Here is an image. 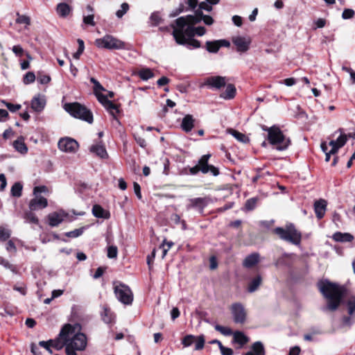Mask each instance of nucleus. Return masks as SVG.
I'll return each mask as SVG.
<instances>
[{
	"label": "nucleus",
	"mask_w": 355,
	"mask_h": 355,
	"mask_svg": "<svg viewBox=\"0 0 355 355\" xmlns=\"http://www.w3.org/2000/svg\"><path fill=\"white\" fill-rule=\"evenodd\" d=\"M102 318H103V321L105 323H110L114 320V315L112 313L110 309H109L107 308H104V311H103V313L102 314Z\"/></svg>",
	"instance_id": "obj_38"
},
{
	"label": "nucleus",
	"mask_w": 355,
	"mask_h": 355,
	"mask_svg": "<svg viewBox=\"0 0 355 355\" xmlns=\"http://www.w3.org/2000/svg\"><path fill=\"white\" fill-rule=\"evenodd\" d=\"M257 201V200L255 198L248 199L245 202V208L248 210H252L256 206Z\"/></svg>",
	"instance_id": "obj_52"
},
{
	"label": "nucleus",
	"mask_w": 355,
	"mask_h": 355,
	"mask_svg": "<svg viewBox=\"0 0 355 355\" xmlns=\"http://www.w3.org/2000/svg\"><path fill=\"white\" fill-rule=\"evenodd\" d=\"M262 130L267 132V139L277 150L283 151L286 150L291 144V139L284 135L280 128L277 125L270 128L262 126Z\"/></svg>",
	"instance_id": "obj_4"
},
{
	"label": "nucleus",
	"mask_w": 355,
	"mask_h": 355,
	"mask_svg": "<svg viewBox=\"0 0 355 355\" xmlns=\"http://www.w3.org/2000/svg\"><path fill=\"white\" fill-rule=\"evenodd\" d=\"M67 216L63 211L53 212L48 215L49 224L51 227H56L60 224Z\"/></svg>",
	"instance_id": "obj_19"
},
{
	"label": "nucleus",
	"mask_w": 355,
	"mask_h": 355,
	"mask_svg": "<svg viewBox=\"0 0 355 355\" xmlns=\"http://www.w3.org/2000/svg\"><path fill=\"white\" fill-rule=\"evenodd\" d=\"M94 43L98 48L109 50H120L126 48L124 42L111 35H105L101 38H98Z\"/></svg>",
	"instance_id": "obj_7"
},
{
	"label": "nucleus",
	"mask_w": 355,
	"mask_h": 355,
	"mask_svg": "<svg viewBox=\"0 0 355 355\" xmlns=\"http://www.w3.org/2000/svg\"><path fill=\"white\" fill-rule=\"evenodd\" d=\"M81 326L76 323L74 324H67L61 329L59 337L64 341L65 352L83 351L87 343L86 336L80 332Z\"/></svg>",
	"instance_id": "obj_1"
},
{
	"label": "nucleus",
	"mask_w": 355,
	"mask_h": 355,
	"mask_svg": "<svg viewBox=\"0 0 355 355\" xmlns=\"http://www.w3.org/2000/svg\"><path fill=\"white\" fill-rule=\"evenodd\" d=\"M92 214L96 218L107 219L110 217V214L108 211L104 209L99 205H94L92 207Z\"/></svg>",
	"instance_id": "obj_24"
},
{
	"label": "nucleus",
	"mask_w": 355,
	"mask_h": 355,
	"mask_svg": "<svg viewBox=\"0 0 355 355\" xmlns=\"http://www.w3.org/2000/svg\"><path fill=\"white\" fill-rule=\"evenodd\" d=\"M189 204L187 205V209L192 207H196L202 209L206 205V200L203 198H196L189 200Z\"/></svg>",
	"instance_id": "obj_26"
},
{
	"label": "nucleus",
	"mask_w": 355,
	"mask_h": 355,
	"mask_svg": "<svg viewBox=\"0 0 355 355\" xmlns=\"http://www.w3.org/2000/svg\"><path fill=\"white\" fill-rule=\"evenodd\" d=\"M150 21L152 22V24L153 26L158 25L161 22V21H162V18H161V17L159 16V15L157 12H153L150 15Z\"/></svg>",
	"instance_id": "obj_49"
},
{
	"label": "nucleus",
	"mask_w": 355,
	"mask_h": 355,
	"mask_svg": "<svg viewBox=\"0 0 355 355\" xmlns=\"http://www.w3.org/2000/svg\"><path fill=\"white\" fill-rule=\"evenodd\" d=\"M199 9L200 10L198 11H202V10H205L209 12L211 10L212 7H211V4H209L207 1L201 2L199 5Z\"/></svg>",
	"instance_id": "obj_60"
},
{
	"label": "nucleus",
	"mask_w": 355,
	"mask_h": 355,
	"mask_svg": "<svg viewBox=\"0 0 355 355\" xmlns=\"http://www.w3.org/2000/svg\"><path fill=\"white\" fill-rule=\"evenodd\" d=\"M22 184L19 182H15L11 188V194L14 197L19 198L21 196Z\"/></svg>",
	"instance_id": "obj_37"
},
{
	"label": "nucleus",
	"mask_w": 355,
	"mask_h": 355,
	"mask_svg": "<svg viewBox=\"0 0 355 355\" xmlns=\"http://www.w3.org/2000/svg\"><path fill=\"white\" fill-rule=\"evenodd\" d=\"M134 137H135V139L136 140L137 143L142 148H144L146 145V140L139 137V136H137L135 134L134 135Z\"/></svg>",
	"instance_id": "obj_64"
},
{
	"label": "nucleus",
	"mask_w": 355,
	"mask_h": 355,
	"mask_svg": "<svg viewBox=\"0 0 355 355\" xmlns=\"http://www.w3.org/2000/svg\"><path fill=\"white\" fill-rule=\"evenodd\" d=\"M218 346L222 355H232L233 350L231 348L224 347L220 342H218Z\"/></svg>",
	"instance_id": "obj_53"
},
{
	"label": "nucleus",
	"mask_w": 355,
	"mask_h": 355,
	"mask_svg": "<svg viewBox=\"0 0 355 355\" xmlns=\"http://www.w3.org/2000/svg\"><path fill=\"white\" fill-rule=\"evenodd\" d=\"M327 202L324 199H320L314 202V211L318 219L324 217L327 210Z\"/></svg>",
	"instance_id": "obj_20"
},
{
	"label": "nucleus",
	"mask_w": 355,
	"mask_h": 355,
	"mask_svg": "<svg viewBox=\"0 0 355 355\" xmlns=\"http://www.w3.org/2000/svg\"><path fill=\"white\" fill-rule=\"evenodd\" d=\"M45 105V96L41 94L35 96L31 103L32 110L36 112H41L44 109Z\"/></svg>",
	"instance_id": "obj_18"
},
{
	"label": "nucleus",
	"mask_w": 355,
	"mask_h": 355,
	"mask_svg": "<svg viewBox=\"0 0 355 355\" xmlns=\"http://www.w3.org/2000/svg\"><path fill=\"white\" fill-rule=\"evenodd\" d=\"M46 192H48V188L46 186H37L33 189V195L40 196V193Z\"/></svg>",
	"instance_id": "obj_57"
},
{
	"label": "nucleus",
	"mask_w": 355,
	"mask_h": 355,
	"mask_svg": "<svg viewBox=\"0 0 355 355\" xmlns=\"http://www.w3.org/2000/svg\"><path fill=\"white\" fill-rule=\"evenodd\" d=\"M354 15V12L352 9H345L343 12L342 17L345 19H350L352 18Z\"/></svg>",
	"instance_id": "obj_58"
},
{
	"label": "nucleus",
	"mask_w": 355,
	"mask_h": 355,
	"mask_svg": "<svg viewBox=\"0 0 355 355\" xmlns=\"http://www.w3.org/2000/svg\"><path fill=\"white\" fill-rule=\"evenodd\" d=\"M320 333L319 329L313 330L311 333L305 334L304 339L306 341H313L314 340V336L320 334Z\"/></svg>",
	"instance_id": "obj_55"
},
{
	"label": "nucleus",
	"mask_w": 355,
	"mask_h": 355,
	"mask_svg": "<svg viewBox=\"0 0 355 355\" xmlns=\"http://www.w3.org/2000/svg\"><path fill=\"white\" fill-rule=\"evenodd\" d=\"M226 82V77L220 76H210L206 78L205 85L211 88L219 89L225 86Z\"/></svg>",
	"instance_id": "obj_14"
},
{
	"label": "nucleus",
	"mask_w": 355,
	"mask_h": 355,
	"mask_svg": "<svg viewBox=\"0 0 355 355\" xmlns=\"http://www.w3.org/2000/svg\"><path fill=\"white\" fill-rule=\"evenodd\" d=\"M333 239L337 242H350L354 236L349 233H342L337 232L333 234Z\"/></svg>",
	"instance_id": "obj_28"
},
{
	"label": "nucleus",
	"mask_w": 355,
	"mask_h": 355,
	"mask_svg": "<svg viewBox=\"0 0 355 355\" xmlns=\"http://www.w3.org/2000/svg\"><path fill=\"white\" fill-rule=\"evenodd\" d=\"M318 286L320 292L328 300L326 309L330 311L337 309L343 297V288L328 281L320 282Z\"/></svg>",
	"instance_id": "obj_3"
},
{
	"label": "nucleus",
	"mask_w": 355,
	"mask_h": 355,
	"mask_svg": "<svg viewBox=\"0 0 355 355\" xmlns=\"http://www.w3.org/2000/svg\"><path fill=\"white\" fill-rule=\"evenodd\" d=\"M198 13H199V16L202 17V20H203L205 24L211 25L213 24L214 20L209 15H203L202 11H196L195 15Z\"/></svg>",
	"instance_id": "obj_47"
},
{
	"label": "nucleus",
	"mask_w": 355,
	"mask_h": 355,
	"mask_svg": "<svg viewBox=\"0 0 355 355\" xmlns=\"http://www.w3.org/2000/svg\"><path fill=\"white\" fill-rule=\"evenodd\" d=\"M64 109L75 118L85 121L89 123L93 122L92 113L85 106L79 103H65Z\"/></svg>",
	"instance_id": "obj_6"
},
{
	"label": "nucleus",
	"mask_w": 355,
	"mask_h": 355,
	"mask_svg": "<svg viewBox=\"0 0 355 355\" xmlns=\"http://www.w3.org/2000/svg\"><path fill=\"white\" fill-rule=\"evenodd\" d=\"M260 255L259 253L254 252L248 255L243 261V266L250 268L259 262Z\"/></svg>",
	"instance_id": "obj_23"
},
{
	"label": "nucleus",
	"mask_w": 355,
	"mask_h": 355,
	"mask_svg": "<svg viewBox=\"0 0 355 355\" xmlns=\"http://www.w3.org/2000/svg\"><path fill=\"white\" fill-rule=\"evenodd\" d=\"M210 157V155H203L198 162V167H200V171L203 173H207L208 172L211 173L214 175L216 176L219 172L217 168L212 165L208 164V160Z\"/></svg>",
	"instance_id": "obj_12"
},
{
	"label": "nucleus",
	"mask_w": 355,
	"mask_h": 355,
	"mask_svg": "<svg viewBox=\"0 0 355 355\" xmlns=\"http://www.w3.org/2000/svg\"><path fill=\"white\" fill-rule=\"evenodd\" d=\"M233 337L234 341L240 344L241 345H245L248 340V338L244 335V334L241 331L234 332L233 334Z\"/></svg>",
	"instance_id": "obj_33"
},
{
	"label": "nucleus",
	"mask_w": 355,
	"mask_h": 355,
	"mask_svg": "<svg viewBox=\"0 0 355 355\" xmlns=\"http://www.w3.org/2000/svg\"><path fill=\"white\" fill-rule=\"evenodd\" d=\"M138 75L143 80H148L154 76L153 72L148 68L141 69L139 71Z\"/></svg>",
	"instance_id": "obj_34"
},
{
	"label": "nucleus",
	"mask_w": 355,
	"mask_h": 355,
	"mask_svg": "<svg viewBox=\"0 0 355 355\" xmlns=\"http://www.w3.org/2000/svg\"><path fill=\"white\" fill-rule=\"evenodd\" d=\"M89 151L96 156L105 159L108 157V154L105 146L101 144H93L89 147Z\"/></svg>",
	"instance_id": "obj_21"
},
{
	"label": "nucleus",
	"mask_w": 355,
	"mask_h": 355,
	"mask_svg": "<svg viewBox=\"0 0 355 355\" xmlns=\"http://www.w3.org/2000/svg\"><path fill=\"white\" fill-rule=\"evenodd\" d=\"M214 328L216 331H219L224 336H227L232 334V331L229 327H223L219 324H216Z\"/></svg>",
	"instance_id": "obj_43"
},
{
	"label": "nucleus",
	"mask_w": 355,
	"mask_h": 355,
	"mask_svg": "<svg viewBox=\"0 0 355 355\" xmlns=\"http://www.w3.org/2000/svg\"><path fill=\"white\" fill-rule=\"evenodd\" d=\"M207 50L210 53H217L220 49V44H218L217 40L207 41L206 42Z\"/></svg>",
	"instance_id": "obj_36"
},
{
	"label": "nucleus",
	"mask_w": 355,
	"mask_h": 355,
	"mask_svg": "<svg viewBox=\"0 0 355 355\" xmlns=\"http://www.w3.org/2000/svg\"><path fill=\"white\" fill-rule=\"evenodd\" d=\"M34 198L31 200L29 202V208L31 210L35 211L47 207L48 202L46 198L38 195H34Z\"/></svg>",
	"instance_id": "obj_17"
},
{
	"label": "nucleus",
	"mask_w": 355,
	"mask_h": 355,
	"mask_svg": "<svg viewBox=\"0 0 355 355\" xmlns=\"http://www.w3.org/2000/svg\"><path fill=\"white\" fill-rule=\"evenodd\" d=\"M58 148L67 153H75L79 148L78 143L69 137L62 138L58 141Z\"/></svg>",
	"instance_id": "obj_9"
},
{
	"label": "nucleus",
	"mask_w": 355,
	"mask_h": 355,
	"mask_svg": "<svg viewBox=\"0 0 355 355\" xmlns=\"http://www.w3.org/2000/svg\"><path fill=\"white\" fill-rule=\"evenodd\" d=\"M338 131L340 132V135L336 140H331L329 144L331 146V153H336L339 148L343 147L347 141V136L343 133L342 129H339Z\"/></svg>",
	"instance_id": "obj_16"
},
{
	"label": "nucleus",
	"mask_w": 355,
	"mask_h": 355,
	"mask_svg": "<svg viewBox=\"0 0 355 355\" xmlns=\"http://www.w3.org/2000/svg\"><path fill=\"white\" fill-rule=\"evenodd\" d=\"M192 29H193V37L195 35H197L198 36H202L206 33V30L203 26H198L197 28H194L193 26H192Z\"/></svg>",
	"instance_id": "obj_54"
},
{
	"label": "nucleus",
	"mask_w": 355,
	"mask_h": 355,
	"mask_svg": "<svg viewBox=\"0 0 355 355\" xmlns=\"http://www.w3.org/2000/svg\"><path fill=\"white\" fill-rule=\"evenodd\" d=\"M229 132H230V134H231V135H232V136H233V137H234L236 140H238V141H240V142H242V143H243V144H246V143H248V142L249 141V139H248V137L245 135H244V134H243V133H241V132H238V131H236V130H235L230 129V130H229Z\"/></svg>",
	"instance_id": "obj_32"
},
{
	"label": "nucleus",
	"mask_w": 355,
	"mask_h": 355,
	"mask_svg": "<svg viewBox=\"0 0 355 355\" xmlns=\"http://www.w3.org/2000/svg\"><path fill=\"white\" fill-rule=\"evenodd\" d=\"M346 306L347 313L350 316H352L355 312V297H350L346 302Z\"/></svg>",
	"instance_id": "obj_35"
},
{
	"label": "nucleus",
	"mask_w": 355,
	"mask_h": 355,
	"mask_svg": "<svg viewBox=\"0 0 355 355\" xmlns=\"http://www.w3.org/2000/svg\"><path fill=\"white\" fill-rule=\"evenodd\" d=\"M98 101L102 103L105 108L110 112L114 119H116V114L119 112L118 107L112 101L107 99L106 96L97 94Z\"/></svg>",
	"instance_id": "obj_13"
},
{
	"label": "nucleus",
	"mask_w": 355,
	"mask_h": 355,
	"mask_svg": "<svg viewBox=\"0 0 355 355\" xmlns=\"http://www.w3.org/2000/svg\"><path fill=\"white\" fill-rule=\"evenodd\" d=\"M6 250L8 251V252H16L17 251V248H16V246L15 245V243H13L12 241L10 240L8 243H7V245H6Z\"/></svg>",
	"instance_id": "obj_63"
},
{
	"label": "nucleus",
	"mask_w": 355,
	"mask_h": 355,
	"mask_svg": "<svg viewBox=\"0 0 355 355\" xmlns=\"http://www.w3.org/2000/svg\"><path fill=\"white\" fill-rule=\"evenodd\" d=\"M114 293L116 298L124 304H130L133 300V295L130 288L124 284L114 286Z\"/></svg>",
	"instance_id": "obj_8"
},
{
	"label": "nucleus",
	"mask_w": 355,
	"mask_h": 355,
	"mask_svg": "<svg viewBox=\"0 0 355 355\" xmlns=\"http://www.w3.org/2000/svg\"><path fill=\"white\" fill-rule=\"evenodd\" d=\"M205 337L203 335L195 336L193 335H187L182 340V344L184 347H188L195 343V349L200 350L205 345Z\"/></svg>",
	"instance_id": "obj_10"
},
{
	"label": "nucleus",
	"mask_w": 355,
	"mask_h": 355,
	"mask_svg": "<svg viewBox=\"0 0 355 355\" xmlns=\"http://www.w3.org/2000/svg\"><path fill=\"white\" fill-rule=\"evenodd\" d=\"M72 12L71 7L67 3H60L57 5L56 12L61 18L68 17Z\"/></svg>",
	"instance_id": "obj_22"
},
{
	"label": "nucleus",
	"mask_w": 355,
	"mask_h": 355,
	"mask_svg": "<svg viewBox=\"0 0 355 355\" xmlns=\"http://www.w3.org/2000/svg\"><path fill=\"white\" fill-rule=\"evenodd\" d=\"M234 321L236 323H243L246 318V312L241 303H234L231 306Z\"/></svg>",
	"instance_id": "obj_11"
},
{
	"label": "nucleus",
	"mask_w": 355,
	"mask_h": 355,
	"mask_svg": "<svg viewBox=\"0 0 355 355\" xmlns=\"http://www.w3.org/2000/svg\"><path fill=\"white\" fill-rule=\"evenodd\" d=\"M35 76L33 72H28L24 77V83L25 84H30L35 81Z\"/></svg>",
	"instance_id": "obj_48"
},
{
	"label": "nucleus",
	"mask_w": 355,
	"mask_h": 355,
	"mask_svg": "<svg viewBox=\"0 0 355 355\" xmlns=\"http://www.w3.org/2000/svg\"><path fill=\"white\" fill-rule=\"evenodd\" d=\"M83 232V228L76 229L73 231L65 233L67 237L76 238L80 236Z\"/></svg>",
	"instance_id": "obj_46"
},
{
	"label": "nucleus",
	"mask_w": 355,
	"mask_h": 355,
	"mask_svg": "<svg viewBox=\"0 0 355 355\" xmlns=\"http://www.w3.org/2000/svg\"><path fill=\"white\" fill-rule=\"evenodd\" d=\"M6 107L12 112H15L21 108V105L19 104H12L10 103L3 102Z\"/></svg>",
	"instance_id": "obj_56"
},
{
	"label": "nucleus",
	"mask_w": 355,
	"mask_h": 355,
	"mask_svg": "<svg viewBox=\"0 0 355 355\" xmlns=\"http://www.w3.org/2000/svg\"><path fill=\"white\" fill-rule=\"evenodd\" d=\"M118 250L116 246H110L107 249V257L110 259L116 258L117 256Z\"/></svg>",
	"instance_id": "obj_50"
},
{
	"label": "nucleus",
	"mask_w": 355,
	"mask_h": 355,
	"mask_svg": "<svg viewBox=\"0 0 355 355\" xmlns=\"http://www.w3.org/2000/svg\"><path fill=\"white\" fill-rule=\"evenodd\" d=\"M202 17L199 13L196 15H187L178 18L172 24L173 36L178 44H185L186 37H193L192 26L200 22Z\"/></svg>",
	"instance_id": "obj_2"
},
{
	"label": "nucleus",
	"mask_w": 355,
	"mask_h": 355,
	"mask_svg": "<svg viewBox=\"0 0 355 355\" xmlns=\"http://www.w3.org/2000/svg\"><path fill=\"white\" fill-rule=\"evenodd\" d=\"M90 81L94 85V91L97 93L98 91L103 90V87L100 84V83L96 80L94 78H91Z\"/></svg>",
	"instance_id": "obj_61"
},
{
	"label": "nucleus",
	"mask_w": 355,
	"mask_h": 355,
	"mask_svg": "<svg viewBox=\"0 0 355 355\" xmlns=\"http://www.w3.org/2000/svg\"><path fill=\"white\" fill-rule=\"evenodd\" d=\"M37 80L41 84H47L50 82L51 78L47 75H40L38 76Z\"/></svg>",
	"instance_id": "obj_62"
},
{
	"label": "nucleus",
	"mask_w": 355,
	"mask_h": 355,
	"mask_svg": "<svg viewBox=\"0 0 355 355\" xmlns=\"http://www.w3.org/2000/svg\"><path fill=\"white\" fill-rule=\"evenodd\" d=\"M78 51L73 55V57L75 58V59H79L80 55L83 53V52L84 51V49H85V45H84V42L83 40L81 39H78Z\"/></svg>",
	"instance_id": "obj_44"
},
{
	"label": "nucleus",
	"mask_w": 355,
	"mask_h": 355,
	"mask_svg": "<svg viewBox=\"0 0 355 355\" xmlns=\"http://www.w3.org/2000/svg\"><path fill=\"white\" fill-rule=\"evenodd\" d=\"M236 87L232 84L227 85L225 91L220 94V97L224 99H232L236 95Z\"/></svg>",
	"instance_id": "obj_29"
},
{
	"label": "nucleus",
	"mask_w": 355,
	"mask_h": 355,
	"mask_svg": "<svg viewBox=\"0 0 355 355\" xmlns=\"http://www.w3.org/2000/svg\"><path fill=\"white\" fill-rule=\"evenodd\" d=\"M13 147L15 149L21 154H26L28 151V148L25 144L24 139L19 138L13 142Z\"/></svg>",
	"instance_id": "obj_30"
},
{
	"label": "nucleus",
	"mask_w": 355,
	"mask_h": 355,
	"mask_svg": "<svg viewBox=\"0 0 355 355\" xmlns=\"http://www.w3.org/2000/svg\"><path fill=\"white\" fill-rule=\"evenodd\" d=\"M186 43L184 45H187V48L189 49H198L200 46V42L192 37H186Z\"/></svg>",
	"instance_id": "obj_39"
},
{
	"label": "nucleus",
	"mask_w": 355,
	"mask_h": 355,
	"mask_svg": "<svg viewBox=\"0 0 355 355\" xmlns=\"http://www.w3.org/2000/svg\"><path fill=\"white\" fill-rule=\"evenodd\" d=\"M233 44L236 46L239 52H245L249 49L251 40L249 37L236 36L232 38Z\"/></svg>",
	"instance_id": "obj_15"
},
{
	"label": "nucleus",
	"mask_w": 355,
	"mask_h": 355,
	"mask_svg": "<svg viewBox=\"0 0 355 355\" xmlns=\"http://www.w3.org/2000/svg\"><path fill=\"white\" fill-rule=\"evenodd\" d=\"M244 355H265V350L263 344L261 342L254 343L250 352Z\"/></svg>",
	"instance_id": "obj_27"
},
{
	"label": "nucleus",
	"mask_w": 355,
	"mask_h": 355,
	"mask_svg": "<svg viewBox=\"0 0 355 355\" xmlns=\"http://www.w3.org/2000/svg\"><path fill=\"white\" fill-rule=\"evenodd\" d=\"M194 125V119L190 114L186 115L182 121L181 128L182 129L188 132H190Z\"/></svg>",
	"instance_id": "obj_25"
},
{
	"label": "nucleus",
	"mask_w": 355,
	"mask_h": 355,
	"mask_svg": "<svg viewBox=\"0 0 355 355\" xmlns=\"http://www.w3.org/2000/svg\"><path fill=\"white\" fill-rule=\"evenodd\" d=\"M262 279L261 276H257L254 278L250 283L248 287V291L250 293H253L257 290L261 283Z\"/></svg>",
	"instance_id": "obj_31"
},
{
	"label": "nucleus",
	"mask_w": 355,
	"mask_h": 355,
	"mask_svg": "<svg viewBox=\"0 0 355 355\" xmlns=\"http://www.w3.org/2000/svg\"><path fill=\"white\" fill-rule=\"evenodd\" d=\"M94 14H89L88 15L83 17V22L85 24L90 25L92 26H94L96 24L94 22Z\"/></svg>",
	"instance_id": "obj_51"
},
{
	"label": "nucleus",
	"mask_w": 355,
	"mask_h": 355,
	"mask_svg": "<svg viewBox=\"0 0 355 355\" xmlns=\"http://www.w3.org/2000/svg\"><path fill=\"white\" fill-rule=\"evenodd\" d=\"M12 51L17 56H21L24 53V49L20 45L13 46Z\"/></svg>",
	"instance_id": "obj_59"
},
{
	"label": "nucleus",
	"mask_w": 355,
	"mask_h": 355,
	"mask_svg": "<svg viewBox=\"0 0 355 355\" xmlns=\"http://www.w3.org/2000/svg\"><path fill=\"white\" fill-rule=\"evenodd\" d=\"M129 10V5L127 3H123L121 9L116 11V15L119 18H121Z\"/></svg>",
	"instance_id": "obj_45"
},
{
	"label": "nucleus",
	"mask_w": 355,
	"mask_h": 355,
	"mask_svg": "<svg viewBox=\"0 0 355 355\" xmlns=\"http://www.w3.org/2000/svg\"><path fill=\"white\" fill-rule=\"evenodd\" d=\"M24 218L26 220V222L30 223L38 224V222H39L35 214L31 211L25 213Z\"/></svg>",
	"instance_id": "obj_42"
},
{
	"label": "nucleus",
	"mask_w": 355,
	"mask_h": 355,
	"mask_svg": "<svg viewBox=\"0 0 355 355\" xmlns=\"http://www.w3.org/2000/svg\"><path fill=\"white\" fill-rule=\"evenodd\" d=\"M11 232L4 226H0V240L5 241L10 236Z\"/></svg>",
	"instance_id": "obj_41"
},
{
	"label": "nucleus",
	"mask_w": 355,
	"mask_h": 355,
	"mask_svg": "<svg viewBox=\"0 0 355 355\" xmlns=\"http://www.w3.org/2000/svg\"><path fill=\"white\" fill-rule=\"evenodd\" d=\"M274 232L281 239L293 245H299L301 243L302 234L293 223L286 224L285 227H276Z\"/></svg>",
	"instance_id": "obj_5"
},
{
	"label": "nucleus",
	"mask_w": 355,
	"mask_h": 355,
	"mask_svg": "<svg viewBox=\"0 0 355 355\" xmlns=\"http://www.w3.org/2000/svg\"><path fill=\"white\" fill-rule=\"evenodd\" d=\"M17 17L16 19V23L24 24L26 28L31 24V19L28 16L19 15V13L17 14Z\"/></svg>",
	"instance_id": "obj_40"
}]
</instances>
